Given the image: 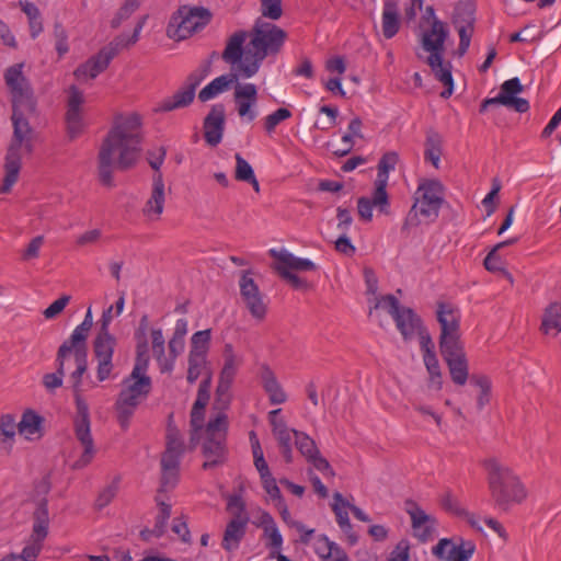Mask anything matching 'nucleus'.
I'll return each instance as SVG.
<instances>
[{"label":"nucleus","instance_id":"6e6d98bb","mask_svg":"<svg viewBox=\"0 0 561 561\" xmlns=\"http://www.w3.org/2000/svg\"><path fill=\"white\" fill-rule=\"evenodd\" d=\"M139 2H125L111 20V27L117 28L121 24L129 19L139 8Z\"/></svg>","mask_w":561,"mask_h":561},{"label":"nucleus","instance_id":"412c9836","mask_svg":"<svg viewBox=\"0 0 561 561\" xmlns=\"http://www.w3.org/2000/svg\"><path fill=\"white\" fill-rule=\"evenodd\" d=\"M76 438L83 446L81 457L75 462L76 469H81L88 466L95 454L94 442L91 434L90 421H75Z\"/></svg>","mask_w":561,"mask_h":561},{"label":"nucleus","instance_id":"7c9ffc66","mask_svg":"<svg viewBox=\"0 0 561 561\" xmlns=\"http://www.w3.org/2000/svg\"><path fill=\"white\" fill-rule=\"evenodd\" d=\"M476 10L474 2H458L451 18L455 28L474 30Z\"/></svg>","mask_w":561,"mask_h":561},{"label":"nucleus","instance_id":"58836bf2","mask_svg":"<svg viewBox=\"0 0 561 561\" xmlns=\"http://www.w3.org/2000/svg\"><path fill=\"white\" fill-rule=\"evenodd\" d=\"M71 353H73L76 365H77L76 370L71 374L72 388L75 390V393H79L81 391L80 387H81L82 376L88 369V359H87L88 347H80L78 350H72Z\"/></svg>","mask_w":561,"mask_h":561},{"label":"nucleus","instance_id":"6e6552de","mask_svg":"<svg viewBox=\"0 0 561 561\" xmlns=\"http://www.w3.org/2000/svg\"><path fill=\"white\" fill-rule=\"evenodd\" d=\"M227 511L232 517L224 531L221 547L226 551H234L239 548L241 540L245 536L250 516L247 511V504L240 494L228 496Z\"/></svg>","mask_w":561,"mask_h":561},{"label":"nucleus","instance_id":"c03bdc74","mask_svg":"<svg viewBox=\"0 0 561 561\" xmlns=\"http://www.w3.org/2000/svg\"><path fill=\"white\" fill-rule=\"evenodd\" d=\"M149 350H148V342L141 341L140 343H137L136 345V358H135V365L131 370V377H138V375H146V371L149 366Z\"/></svg>","mask_w":561,"mask_h":561},{"label":"nucleus","instance_id":"a18cd8bd","mask_svg":"<svg viewBox=\"0 0 561 561\" xmlns=\"http://www.w3.org/2000/svg\"><path fill=\"white\" fill-rule=\"evenodd\" d=\"M293 434L297 449L306 459L319 451L314 440L306 433L293 428Z\"/></svg>","mask_w":561,"mask_h":561},{"label":"nucleus","instance_id":"393cba45","mask_svg":"<svg viewBox=\"0 0 561 561\" xmlns=\"http://www.w3.org/2000/svg\"><path fill=\"white\" fill-rule=\"evenodd\" d=\"M164 207V183L162 174L158 173L153 176L151 196L147 201L142 211L144 215L156 218L162 214Z\"/></svg>","mask_w":561,"mask_h":561},{"label":"nucleus","instance_id":"6ab92c4d","mask_svg":"<svg viewBox=\"0 0 561 561\" xmlns=\"http://www.w3.org/2000/svg\"><path fill=\"white\" fill-rule=\"evenodd\" d=\"M404 508L411 517L412 528L421 530V533L417 534L419 539L423 542L426 541L434 531L436 519L426 514L417 503L411 499L405 500Z\"/></svg>","mask_w":561,"mask_h":561},{"label":"nucleus","instance_id":"9d476101","mask_svg":"<svg viewBox=\"0 0 561 561\" xmlns=\"http://www.w3.org/2000/svg\"><path fill=\"white\" fill-rule=\"evenodd\" d=\"M48 502L46 499H42L33 513L31 543L23 548L21 554H18V559L22 561H36L43 549V542L48 535Z\"/></svg>","mask_w":561,"mask_h":561},{"label":"nucleus","instance_id":"e2e57ef3","mask_svg":"<svg viewBox=\"0 0 561 561\" xmlns=\"http://www.w3.org/2000/svg\"><path fill=\"white\" fill-rule=\"evenodd\" d=\"M424 364L426 366V369L433 378H437V390L442 389L443 380H442V373L438 359L436 357V354L423 356Z\"/></svg>","mask_w":561,"mask_h":561},{"label":"nucleus","instance_id":"79ce46f5","mask_svg":"<svg viewBox=\"0 0 561 561\" xmlns=\"http://www.w3.org/2000/svg\"><path fill=\"white\" fill-rule=\"evenodd\" d=\"M210 340V329L195 332L191 337V350L188 354L207 357Z\"/></svg>","mask_w":561,"mask_h":561},{"label":"nucleus","instance_id":"423d86ee","mask_svg":"<svg viewBox=\"0 0 561 561\" xmlns=\"http://www.w3.org/2000/svg\"><path fill=\"white\" fill-rule=\"evenodd\" d=\"M138 39H131V35L119 34L115 36L106 46L102 47L98 54L90 57L81 64L73 72L78 80L94 79L105 69L121 50L135 45Z\"/></svg>","mask_w":561,"mask_h":561},{"label":"nucleus","instance_id":"ea45409f","mask_svg":"<svg viewBox=\"0 0 561 561\" xmlns=\"http://www.w3.org/2000/svg\"><path fill=\"white\" fill-rule=\"evenodd\" d=\"M388 181L376 179L374 183V192L370 202L378 208L381 214H390L389 195L387 193Z\"/></svg>","mask_w":561,"mask_h":561},{"label":"nucleus","instance_id":"f03ea898","mask_svg":"<svg viewBox=\"0 0 561 561\" xmlns=\"http://www.w3.org/2000/svg\"><path fill=\"white\" fill-rule=\"evenodd\" d=\"M140 124L137 114L127 117L119 115L115 118L98 154L99 180L102 185L113 187L114 170L126 171L136 164L141 142Z\"/></svg>","mask_w":561,"mask_h":561},{"label":"nucleus","instance_id":"8fccbe9b","mask_svg":"<svg viewBox=\"0 0 561 561\" xmlns=\"http://www.w3.org/2000/svg\"><path fill=\"white\" fill-rule=\"evenodd\" d=\"M187 363L188 368L186 379L187 382L192 385L198 379L203 369L206 368L207 357L188 354Z\"/></svg>","mask_w":561,"mask_h":561},{"label":"nucleus","instance_id":"f8f14e48","mask_svg":"<svg viewBox=\"0 0 561 561\" xmlns=\"http://www.w3.org/2000/svg\"><path fill=\"white\" fill-rule=\"evenodd\" d=\"M116 344L117 340L111 333H98L93 340V353L98 360L96 378L100 382L108 379L114 369L113 355Z\"/></svg>","mask_w":561,"mask_h":561},{"label":"nucleus","instance_id":"c9c22d12","mask_svg":"<svg viewBox=\"0 0 561 561\" xmlns=\"http://www.w3.org/2000/svg\"><path fill=\"white\" fill-rule=\"evenodd\" d=\"M541 330L546 334L554 331V336L561 332V304L553 302L547 307L542 318Z\"/></svg>","mask_w":561,"mask_h":561},{"label":"nucleus","instance_id":"de8ad7c7","mask_svg":"<svg viewBox=\"0 0 561 561\" xmlns=\"http://www.w3.org/2000/svg\"><path fill=\"white\" fill-rule=\"evenodd\" d=\"M499 249L494 247L485 256L483 261L484 267L492 273H502L510 283H513L512 274L503 267L502 259L497 254Z\"/></svg>","mask_w":561,"mask_h":561},{"label":"nucleus","instance_id":"e433bc0d","mask_svg":"<svg viewBox=\"0 0 561 561\" xmlns=\"http://www.w3.org/2000/svg\"><path fill=\"white\" fill-rule=\"evenodd\" d=\"M124 390L134 393L141 399L147 398L151 391L152 382L151 378L147 375H138V377H131V374L126 377L123 381Z\"/></svg>","mask_w":561,"mask_h":561},{"label":"nucleus","instance_id":"c85d7f7f","mask_svg":"<svg viewBox=\"0 0 561 561\" xmlns=\"http://www.w3.org/2000/svg\"><path fill=\"white\" fill-rule=\"evenodd\" d=\"M401 26L400 10L397 2H385L382 10V35L385 38L390 39L396 36Z\"/></svg>","mask_w":561,"mask_h":561},{"label":"nucleus","instance_id":"bf43d9fd","mask_svg":"<svg viewBox=\"0 0 561 561\" xmlns=\"http://www.w3.org/2000/svg\"><path fill=\"white\" fill-rule=\"evenodd\" d=\"M236 171L234 178L238 181L247 182L254 176V171L250 163L241 157L240 153H236Z\"/></svg>","mask_w":561,"mask_h":561},{"label":"nucleus","instance_id":"c756f323","mask_svg":"<svg viewBox=\"0 0 561 561\" xmlns=\"http://www.w3.org/2000/svg\"><path fill=\"white\" fill-rule=\"evenodd\" d=\"M93 325V317L91 308H88L85 317L81 324H79L70 335L68 340H66L60 346H68L69 353L72 350H78L80 347H87V339L89 335V331Z\"/></svg>","mask_w":561,"mask_h":561},{"label":"nucleus","instance_id":"5fc2aeb1","mask_svg":"<svg viewBox=\"0 0 561 561\" xmlns=\"http://www.w3.org/2000/svg\"><path fill=\"white\" fill-rule=\"evenodd\" d=\"M231 402L230 388L217 385L213 409L225 413Z\"/></svg>","mask_w":561,"mask_h":561},{"label":"nucleus","instance_id":"f704fd0d","mask_svg":"<svg viewBox=\"0 0 561 561\" xmlns=\"http://www.w3.org/2000/svg\"><path fill=\"white\" fill-rule=\"evenodd\" d=\"M16 427L18 424L15 423V419L12 414H3L0 417V449L10 453L14 442Z\"/></svg>","mask_w":561,"mask_h":561},{"label":"nucleus","instance_id":"3c124183","mask_svg":"<svg viewBox=\"0 0 561 561\" xmlns=\"http://www.w3.org/2000/svg\"><path fill=\"white\" fill-rule=\"evenodd\" d=\"M277 439L278 447L284 460L287 463L293 461V449H291V440H293V430H288L285 432H279L277 435H274Z\"/></svg>","mask_w":561,"mask_h":561},{"label":"nucleus","instance_id":"603ef678","mask_svg":"<svg viewBox=\"0 0 561 561\" xmlns=\"http://www.w3.org/2000/svg\"><path fill=\"white\" fill-rule=\"evenodd\" d=\"M159 514L156 517L154 533L160 538L165 534L168 520L171 516V506L164 502H159Z\"/></svg>","mask_w":561,"mask_h":561},{"label":"nucleus","instance_id":"052dcab7","mask_svg":"<svg viewBox=\"0 0 561 561\" xmlns=\"http://www.w3.org/2000/svg\"><path fill=\"white\" fill-rule=\"evenodd\" d=\"M291 112L285 107L276 110L274 113L265 117L264 127L267 133H272L275 127L283 121L289 118Z\"/></svg>","mask_w":561,"mask_h":561},{"label":"nucleus","instance_id":"cd10ccee","mask_svg":"<svg viewBox=\"0 0 561 561\" xmlns=\"http://www.w3.org/2000/svg\"><path fill=\"white\" fill-rule=\"evenodd\" d=\"M224 359V367L219 374L218 385L231 388L238 367L241 364V359L236 356L231 344L225 345Z\"/></svg>","mask_w":561,"mask_h":561},{"label":"nucleus","instance_id":"bb28decb","mask_svg":"<svg viewBox=\"0 0 561 561\" xmlns=\"http://www.w3.org/2000/svg\"><path fill=\"white\" fill-rule=\"evenodd\" d=\"M270 254L272 257L278 261L276 266H282L289 270L295 271H316L317 265L308 260L295 256L293 253L287 250L277 251L275 249L270 250Z\"/></svg>","mask_w":561,"mask_h":561},{"label":"nucleus","instance_id":"72a5a7b5","mask_svg":"<svg viewBox=\"0 0 561 561\" xmlns=\"http://www.w3.org/2000/svg\"><path fill=\"white\" fill-rule=\"evenodd\" d=\"M44 419L33 410H26L22 414L21 421L18 423V430L25 438L32 439L33 435L42 436V425Z\"/></svg>","mask_w":561,"mask_h":561},{"label":"nucleus","instance_id":"b1692460","mask_svg":"<svg viewBox=\"0 0 561 561\" xmlns=\"http://www.w3.org/2000/svg\"><path fill=\"white\" fill-rule=\"evenodd\" d=\"M427 65L431 67L434 72L435 78L442 82L445 87L444 91H442L440 96L443 99H448L451 96L454 92V79L451 75V64L449 61H444V54H439V59L437 61H431V55L426 60Z\"/></svg>","mask_w":561,"mask_h":561},{"label":"nucleus","instance_id":"473e14b6","mask_svg":"<svg viewBox=\"0 0 561 561\" xmlns=\"http://www.w3.org/2000/svg\"><path fill=\"white\" fill-rule=\"evenodd\" d=\"M424 159L433 164L434 168H439L440 156L443 152V137L433 128L426 131Z\"/></svg>","mask_w":561,"mask_h":561},{"label":"nucleus","instance_id":"a878e982","mask_svg":"<svg viewBox=\"0 0 561 561\" xmlns=\"http://www.w3.org/2000/svg\"><path fill=\"white\" fill-rule=\"evenodd\" d=\"M261 381L272 404H282L286 401L287 396L285 391L277 381L273 370L266 365L261 368Z\"/></svg>","mask_w":561,"mask_h":561},{"label":"nucleus","instance_id":"69168bd1","mask_svg":"<svg viewBox=\"0 0 561 561\" xmlns=\"http://www.w3.org/2000/svg\"><path fill=\"white\" fill-rule=\"evenodd\" d=\"M263 535L265 538L268 539L266 547L270 549V552H277V550L282 549L283 536L279 533L277 526L265 529V531H263Z\"/></svg>","mask_w":561,"mask_h":561},{"label":"nucleus","instance_id":"864d4df0","mask_svg":"<svg viewBox=\"0 0 561 561\" xmlns=\"http://www.w3.org/2000/svg\"><path fill=\"white\" fill-rule=\"evenodd\" d=\"M67 134L70 140L79 137L83 131V121L80 113H66Z\"/></svg>","mask_w":561,"mask_h":561},{"label":"nucleus","instance_id":"49530a36","mask_svg":"<svg viewBox=\"0 0 561 561\" xmlns=\"http://www.w3.org/2000/svg\"><path fill=\"white\" fill-rule=\"evenodd\" d=\"M333 504L332 511L335 514L336 523L342 527H350V518L346 508H348L350 503L343 497L340 492H335L333 494Z\"/></svg>","mask_w":561,"mask_h":561},{"label":"nucleus","instance_id":"dca6fc26","mask_svg":"<svg viewBox=\"0 0 561 561\" xmlns=\"http://www.w3.org/2000/svg\"><path fill=\"white\" fill-rule=\"evenodd\" d=\"M448 34L447 25L439 19H434L430 24V28L423 32L422 47L430 53L432 62H438L439 54L445 53V42Z\"/></svg>","mask_w":561,"mask_h":561},{"label":"nucleus","instance_id":"0eeeda50","mask_svg":"<svg viewBox=\"0 0 561 561\" xmlns=\"http://www.w3.org/2000/svg\"><path fill=\"white\" fill-rule=\"evenodd\" d=\"M210 12L203 7L181 5L172 14L167 26V35L174 41H182L210 21Z\"/></svg>","mask_w":561,"mask_h":561},{"label":"nucleus","instance_id":"aec40b11","mask_svg":"<svg viewBox=\"0 0 561 561\" xmlns=\"http://www.w3.org/2000/svg\"><path fill=\"white\" fill-rule=\"evenodd\" d=\"M203 455L207 459L203 463L204 470L222 465L227 458L226 437L224 434L207 436L203 444Z\"/></svg>","mask_w":561,"mask_h":561},{"label":"nucleus","instance_id":"774afa93","mask_svg":"<svg viewBox=\"0 0 561 561\" xmlns=\"http://www.w3.org/2000/svg\"><path fill=\"white\" fill-rule=\"evenodd\" d=\"M333 541L329 540L325 535H320L314 541V551L324 561L328 557L331 556Z\"/></svg>","mask_w":561,"mask_h":561},{"label":"nucleus","instance_id":"f257e3e1","mask_svg":"<svg viewBox=\"0 0 561 561\" xmlns=\"http://www.w3.org/2000/svg\"><path fill=\"white\" fill-rule=\"evenodd\" d=\"M22 68L23 64H16L4 72L5 84L12 95L13 134L4 157V178L0 187L2 194L9 193L18 182L22 158L32 156L35 150V134L28 119L36 116L37 101Z\"/></svg>","mask_w":561,"mask_h":561},{"label":"nucleus","instance_id":"4be33fe9","mask_svg":"<svg viewBox=\"0 0 561 561\" xmlns=\"http://www.w3.org/2000/svg\"><path fill=\"white\" fill-rule=\"evenodd\" d=\"M248 37L249 32L247 31L234 32L227 41L226 48L222 51V59L231 65L239 64V68L241 69V64L245 56L243 44Z\"/></svg>","mask_w":561,"mask_h":561},{"label":"nucleus","instance_id":"9b49d317","mask_svg":"<svg viewBox=\"0 0 561 561\" xmlns=\"http://www.w3.org/2000/svg\"><path fill=\"white\" fill-rule=\"evenodd\" d=\"M210 70V61L191 72L184 84L170 98L162 100L157 107V112H171L178 108L188 106L195 98L196 88L207 77Z\"/></svg>","mask_w":561,"mask_h":561},{"label":"nucleus","instance_id":"f3484780","mask_svg":"<svg viewBox=\"0 0 561 561\" xmlns=\"http://www.w3.org/2000/svg\"><path fill=\"white\" fill-rule=\"evenodd\" d=\"M524 91V85L518 78H512L504 81L500 87V93L496 95V101L500 105L514 110L517 113H526L529 111V102L517 96Z\"/></svg>","mask_w":561,"mask_h":561},{"label":"nucleus","instance_id":"a211bd4d","mask_svg":"<svg viewBox=\"0 0 561 561\" xmlns=\"http://www.w3.org/2000/svg\"><path fill=\"white\" fill-rule=\"evenodd\" d=\"M225 106L222 104H215L211 106L209 113L204 118V137L206 142L216 147L221 142L225 130Z\"/></svg>","mask_w":561,"mask_h":561},{"label":"nucleus","instance_id":"20e7f679","mask_svg":"<svg viewBox=\"0 0 561 561\" xmlns=\"http://www.w3.org/2000/svg\"><path fill=\"white\" fill-rule=\"evenodd\" d=\"M485 466L491 496L499 507L506 511L512 504H519L526 499V489L512 469L495 459L488 460Z\"/></svg>","mask_w":561,"mask_h":561},{"label":"nucleus","instance_id":"4d7b16f0","mask_svg":"<svg viewBox=\"0 0 561 561\" xmlns=\"http://www.w3.org/2000/svg\"><path fill=\"white\" fill-rule=\"evenodd\" d=\"M118 482L119 478H116L110 485H107L100 492L95 501L96 510L100 511L112 502V500L116 496L118 490Z\"/></svg>","mask_w":561,"mask_h":561},{"label":"nucleus","instance_id":"5701e85b","mask_svg":"<svg viewBox=\"0 0 561 561\" xmlns=\"http://www.w3.org/2000/svg\"><path fill=\"white\" fill-rule=\"evenodd\" d=\"M393 320L404 341H411L423 327L421 318L409 307L401 310Z\"/></svg>","mask_w":561,"mask_h":561},{"label":"nucleus","instance_id":"7ed1b4c3","mask_svg":"<svg viewBox=\"0 0 561 561\" xmlns=\"http://www.w3.org/2000/svg\"><path fill=\"white\" fill-rule=\"evenodd\" d=\"M249 37L250 42L241 64V71L245 78L254 76L267 56H275L282 50L287 33L276 24L259 18L249 32Z\"/></svg>","mask_w":561,"mask_h":561},{"label":"nucleus","instance_id":"4468645a","mask_svg":"<svg viewBox=\"0 0 561 561\" xmlns=\"http://www.w3.org/2000/svg\"><path fill=\"white\" fill-rule=\"evenodd\" d=\"M440 354L445 360L450 378L457 386H465L469 376V363L462 345L440 348Z\"/></svg>","mask_w":561,"mask_h":561},{"label":"nucleus","instance_id":"a19ab883","mask_svg":"<svg viewBox=\"0 0 561 561\" xmlns=\"http://www.w3.org/2000/svg\"><path fill=\"white\" fill-rule=\"evenodd\" d=\"M470 383L479 388L480 393L477 398V408L479 411L490 402L491 397V380L488 376L482 374H472L470 376Z\"/></svg>","mask_w":561,"mask_h":561},{"label":"nucleus","instance_id":"39448f33","mask_svg":"<svg viewBox=\"0 0 561 561\" xmlns=\"http://www.w3.org/2000/svg\"><path fill=\"white\" fill-rule=\"evenodd\" d=\"M443 185L437 180H425L420 183L415 192V201L408 213L401 231H409L412 227L421 224L419 215L426 218L430 222L438 218L439 209L444 203Z\"/></svg>","mask_w":561,"mask_h":561},{"label":"nucleus","instance_id":"1a4fd4ad","mask_svg":"<svg viewBox=\"0 0 561 561\" xmlns=\"http://www.w3.org/2000/svg\"><path fill=\"white\" fill-rule=\"evenodd\" d=\"M436 319L440 325L439 350L462 345L460 339L461 314L459 309L450 302L438 301Z\"/></svg>","mask_w":561,"mask_h":561},{"label":"nucleus","instance_id":"338daca9","mask_svg":"<svg viewBox=\"0 0 561 561\" xmlns=\"http://www.w3.org/2000/svg\"><path fill=\"white\" fill-rule=\"evenodd\" d=\"M442 506L449 513L456 516L468 515V511L461 507L459 501L453 496L450 492H447L442 499Z\"/></svg>","mask_w":561,"mask_h":561},{"label":"nucleus","instance_id":"ddd939ff","mask_svg":"<svg viewBox=\"0 0 561 561\" xmlns=\"http://www.w3.org/2000/svg\"><path fill=\"white\" fill-rule=\"evenodd\" d=\"M251 271H242L239 279L240 295L251 316L263 320L267 312L264 296L257 284L250 277Z\"/></svg>","mask_w":561,"mask_h":561},{"label":"nucleus","instance_id":"0e129e2a","mask_svg":"<svg viewBox=\"0 0 561 561\" xmlns=\"http://www.w3.org/2000/svg\"><path fill=\"white\" fill-rule=\"evenodd\" d=\"M275 270L284 279L289 282L290 285L295 289H308L309 288V284L306 279L297 276L296 274L291 273L287 268L282 267V266H275Z\"/></svg>","mask_w":561,"mask_h":561},{"label":"nucleus","instance_id":"37998d69","mask_svg":"<svg viewBox=\"0 0 561 561\" xmlns=\"http://www.w3.org/2000/svg\"><path fill=\"white\" fill-rule=\"evenodd\" d=\"M22 5V11L28 19L30 33L32 38H35L43 31V23L41 13L33 2H19Z\"/></svg>","mask_w":561,"mask_h":561},{"label":"nucleus","instance_id":"2f4dec72","mask_svg":"<svg viewBox=\"0 0 561 561\" xmlns=\"http://www.w3.org/2000/svg\"><path fill=\"white\" fill-rule=\"evenodd\" d=\"M69 354L70 353L68 346H59L56 356V373H49L43 376V385L47 391L53 392L62 386V379L65 376V359Z\"/></svg>","mask_w":561,"mask_h":561},{"label":"nucleus","instance_id":"09e8293b","mask_svg":"<svg viewBox=\"0 0 561 561\" xmlns=\"http://www.w3.org/2000/svg\"><path fill=\"white\" fill-rule=\"evenodd\" d=\"M399 161V156L394 151L386 152L379 160L377 167V178L380 180L388 181L389 172L394 170L396 164Z\"/></svg>","mask_w":561,"mask_h":561},{"label":"nucleus","instance_id":"13d9d810","mask_svg":"<svg viewBox=\"0 0 561 561\" xmlns=\"http://www.w3.org/2000/svg\"><path fill=\"white\" fill-rule=\"evenodd\" d=\"M228 428V421L226 413L218 412L217 415L210 420L206 426L207 436L224 434L226 436Z\"/></svg>","mask_w":561,"mask_h":561},{"label":"nucleus","instance_id":"2eb2a0df","mask_svg":"<svg viewBox=\"0 0 561 561\" xmlns=\"http://www.w3.org/2000/svg\"><path fill=\"white\" fill-rule=\"evenodd\" d=\"M476 551V545L471 540L459 539L454 543L451 539L443 538L432 548V553L439 560L469 561Z\"/></svg>","mask_w":561,"mask_h":561},{"label":"nucleus","instance_id":"680f3d73","mask_svg":"<svg viewBox=\"0 0 561 561\" xmlns=\"http://www.w3.org/2000/svg\"><path fill=\"white\" fill-rule=\"evenodd\" d=\"M115 410H116V419H117L119 426L122 427V430L126 431L129 426L130 420H131L136 409L116 401Z\"/></svg>","mask_w":561,"mask_h":561},{"label":"nucleus","instance_id":"4c0bfd02","mask_svg":"<svg viewBox=\"0 0 561 561\" xmlns=\"http://www.w3.org/2000/svg\"><path fill=\"white\" fill-rule=\"evenodd\" d=\"M234 76H220L215 78L210 83L203 88L198 93L201 102H207L214 99L217 94L224 92L229 88V84L233 81Z\"/></svg>","mask_w":561,"mask_h":561}]
</instances>
